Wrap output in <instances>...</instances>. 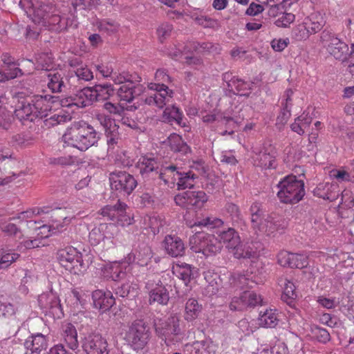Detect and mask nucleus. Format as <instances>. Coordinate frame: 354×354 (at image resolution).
I'll return each mask as SVG.
<instances>
[{
	"instance_id": "nucleus-23",
	"label": "nucleus",
	"mask_w": 354,
	"mask_h": 354,
	"mask_svg": "<svg viewBox=\"0 0 354 354\" xmlns=\"http://www.w3.org/2000/svg\"><path fill=\"white\" fill-rule=\"evenodd\" d=\"M278 263L283 267L302 269L308 266V257L305 254L281 251L277 255Z\"/></svg>"
},
{
	"instance_id": "nucleus-41",
	"label": "nucleus",
	"mask_w": 354,
	"mask_h": 354,
	"mask_svg": "<svg viewBox=\"0 0 354 354\" xmlns=\"http://www.w3.org/2000/svg\"><path fill=\"white\" fill-rule=\"evenodd\" d=\"M159 163L153 155L141 156L136 164L142 175L148 174L159 168Z\"/></svg>"
},
{
	"instance_id": "nucleus-29",
	"label": "nucleus",
	"mask_w": 354,
	"mask_h": 354,
	"mask_svg": "<svg viewBox=\"0 0 354 354\" xmlns=\"http://www.w3.org/2000/svg\"><path fill=\"white\" fill-rule=\"evenodd\" d=\"M223 80L227 83L228 88H235L241 95H248L252 88V83L232 76L230 72L225 73L223 75Z\"/></svg>"
},
{
	"instance_id": "nucleus-40",
	"label": "nucleus",
	"mask_w": 354,
	"mask_h": 354,
	"mask_svg": "<svg viewBox=\"0 0 354 354\" xmlns=\"http://www.w3.org/2000/svg\"><path fill=\"white\" fill-rule=\"evenodd\" d=\"M279 323L278 314L276 309L266 308L261 310L259 316V324L265 328H274Z\"/></svg>"
},
{
	"instance_id": "nucleus-18",
	"label": "nucleus",
	"mask_w": 354,
	"mask_h": 354,
	"mask_svg": "<svg viewBox=\"0 0 354 354\" xmlns=\"http://www.w3.org/2000/svg\"><path fill=\"white\" fill-rule=\"evenodd\" d=\"M109 180L112 189L124 195H129L137 186L134 177L124 171L111 173Z\"/></svg>"
},
{
	"instance_id": "nucleus-16",
	"label": "nucleus",
	"mask_w": 354,
	"mask_h": 354,
	"mask_svg": "<svg viewBox=\"0 0 354 354\" xmlns=\"http://www.w3.org/2000/svg\"><path fill=\"white\" fill-rule=\"evenodd\" d=\"M82 348L86 354H113L106 338L99 333L88 334L84 337Z\"/></svg>"
},
{
	"instance_id": "nucleus-56",
	"label": "nucleus",
	"mask_w": 354,
	"mask_h": 354,
	"mask_svg": "<svg viewBox=\"0 0 354 354\" xmlns=\"http://www.w3.org/2000/svg\"><path fill=\"white\" fill-rule=\"evenodd\" d=\"M95 119L100 124L105 133H109L110 132L115 133L116 130L119 129L115 121L104 113H97Z\"/></svg>"
},
{
	"instance_id": "nucleus-25",
	"label": "nucleus",
	"mask_w": 354,
	"mask_h": 354,
	"mask_svg": "<svg viewBox=\"0 0 354 354\" xmlns=\"http://www.w3.org/2000/svg\"><path fill=\"white\" fill-rule=\"evenodd\" d=\"M153 253L151 248L143 244L128 254L124 259V263L129 265L135 263L140 266H146L151 261Z\"/></svg>"
},
{
	"instance_id": "nucleus-46",
	"label": "nucleus",
	"mask_w": 354,
	"mask_h": 354,
	"mask_svg": "<svg viewBox=\"0 0 354 354\" xmlns=\"http://www.w3.org/2000/svg\"><path fill=\"white\" fill-rule=\"evenodd\" d=\"M168 142L171 149L175 152L186 154L190 151L189 147L183 140L182 137L176 133L171 134L168 137Z\"/></svg>"
},
{
	"instance_id": "nucleus-61",
	"label": "nucleus",
	"mask_w": 354,
	"mask_h": 354,
	"mask_svg": "<svg viewBox=\"0 0 354 354\" xmlns=\"http://www.w3.org/2000/svg\"><path fill=\"white\" fill-rule=\"evenodd\" d=\"M134 160V154L128 151H121L117 153L115 158L116 164L123 167H129L132 166Z\"/></svg>"
},
{
	"instance_id": "nucleus-45",
	"label": "nucleus",
	"mask_w": 354,
	"mask_h": 354,
	"mask_svg": "<svg viewBox=\"0 0 354 354\" xmlns=\"http://www.w3.org/2000/svg\"><path fill=\"white\" fill-rule=\"evenodd\" d=\"M312 122V118L308 113H303L301 115L298 116L295 122L291 124V130L297 134L301 136L305 133Z\"/></svg>"
},
{
	"instance_id": "nucleus-44",
	"label": "nucleus",
	"mask_w": 354,
	"mask_h": 354,
	"mask_svg": "<svg viewBox=\"0 0 354 354\" xmlns=\"http://www.w3.org/2000/svg\"><path fill=\"white\" fill-rule=\"evenodd\" d=\"M111 80L116 84H138L141 77L136 73H129L123 71L122 73L113 72Z\"/></svg>"
},
{
	"instance_id": "nucleus-33",
	"label": "nucleus",
	"mask_w": 354,
	"mask_h": 354,
	"mask_svg": "<svg viewBox=\"0 0 354 354\" xmlns=\"http://www.w3.org/2000/svg\"><path fill=\"white\" fill-rule=\"evenodd\" d=\"M62 336L64 342L67 346L76 351L79 348V342L77 339V331L75 326L71 323H66L62 326Z\"/></svg>"
},
{
	"instance_id": "nucleus-57",
	"label": "nucleus",
	"mask_w": 354,
	"mask_h": 354,
	"mask_svg": "<svg viewBox=\"0 0 354 354\" xmlns=\"http://www.w3.org/2000/svg\"><path fill=\"white\" fill-rule=\"evenodd\" d=\"M48 79V87L53 93H58L62 91L64 86V82L62 74L59 72H50L47 74Z\"/></svg>"
},
{
	"instance_id": "nucleus-13",
	"label": "nucleus",
	"mask_w": 354,
	"mask_h": 354,
	"mask_svg": "<svg viewBox=\"0 0 354 354\" xmlns=\"http://www.w3.org/2000/svg\"><path fill=\"white\" fill-rule=\"evenodd\" d=\"M117 232L118 228L115 224L100 223L89 232V241L93 245L102 242L104 248H111L114 245L113 239Z\"/></svg>"
},
{
	"instance_id": "nucleus-37",
	"label": "nucleus",
	"mask_w": 354,
	"mask_h": 354,
	"mask_svg": "<svg viewBox=\"0 0 354 354\" xmlns=\"http://www.w3.org/2000/svg\"><path fill=\"white\" fill-rule=\"evenodd\" d=\"M17 308L12 304L8 301H2L1 307L0 318L10 319V324L11 327L19 330L20 327V321L16 317V312Z\"/></svg>"
},
{
	"instance_id": "nucleus-32",
	"label": "nucleus",
	"mask_w": 354,
	"mask_h": 354,
	"mask_svg": "<svg viewBox=\"0 0 354 354\" xmlns=\"http://www.w3.org/2000/svg\"><path fill=\"white\" fill-rule=\"evenodd\" d=\"M218 236V240L221 245H225L229 250L234 247L240 242V236L237 232L232 227H228L226 230H218L216 232Z\"/></svg>"
},
{
	"instance_id": "nucleus-21",
	"label": "nucleus",
	"mask_w": 354,
	"mask_h": 354,
	"mask_svg": "<svg viewBox=\"0 0 354 354\" xmlns=\"http://www.w3.org/2000/svg\"><path fill=\"white\" fill-rule=\"evenodd\" d=\"M146 288L148 290L150 304L156 303L165 306L168 304L169 300V291L159 279L149 280L146 283Z\"/></svg>"
},
{
	"instance_id": "nucleus-8",
	"label": "nucleus",
	"mask_w": 354,
	"mask_h": 354,
	"mask_svg": "<svg viewBox=\"0 0 354 354\" xmlns=\"http://www.w3.org/2000/svg\"><path fill=\"white\" fill-rule=\"evenodd\" d=\"M190 249L196 253H202L208 257L216 254L222 249L218 238L205 232H197L189 239Z\"/></svg>"
},
{
	"instance_id": "nucleus-52",
	"label": "nucleus",
	"mask_w": 354,
	"mask_h": 354,
	"mask_svg": "<svg viewBox=\"0 0 354 354\" xmlns=\"http://www.w3.org/2000/svg\"><path fill=\"white\" fill-rule=\"evenodd\" d=\"M204 278L208 283V292L216 294L221 288V281L219 275L212 270H207L204 272Z\"/></svg>"
},
{
	"instance_id": "nucleus-60",
	"label": "nucleus",
	"mask_w": 354,
	"mask_h": 354,
	"mask_svg": "<svg viewBox=\"0 0 354 354\" xmlns=\"http://www.w3.org/2000/svg\"><path fill=\"white\" fill-rule=\"evenodd\" d=\"M120 24L112 19H106L97 23V28L100 32L108 35L114 34L118 32Z\"/></svg>"
},
{
	"instance_id": "nucleus-63",
	"label": "nucleus",
	"mask_w": 354,
	"mask_h": 354,
	"mask_svg": "<svg viewBox=\"0 0 354 354\" xmlns=\"http://www.w3.org/2000/svg\"><path fill=\"white\" fill-rule=\"evenodd\" d=\"M11 143L15 147L26 148L33 145L34 139L28 135L17 134L12 137Z\"/></svg>"
},
{
	"instance_id": "nucleus-39",
	"label": "nucleus",
	"mask_w": 354,
	"mask_h": 354,
	"mask_svg": "<svg viewBox=\"0 0 354 354\" xmlns=\"http://www.w3.org/2000/svg\"><path fill=\"white\" fill-rule=\"evenodd\" d=\"M142 91L141 86L138 84H127L122 85L118 90V95L120 100L131 102L136 95Z\"/></svg>"
},
{
	"instance_id": "nucleus-3",
	"label": "nucleus",
	"mask_w": 354,
	"mask_h": 354,
	"mask_svg": "<svg viewBox=\"0 0 354 354\" xmlns=\"http://www.w3.org/2000/svg\"><path fill=\"white\" fill-rule=\"evenodd\" d=\"M99 139L96 130L84 121L75 122L68 127L62 137L64 144L80 151H86L95 145Z\"/></svg>"
},
{
	"instance_id": "nucleus-27",
	"label": "nucleus",
	"mask_w": 354,
	"mask_h": 354,
	"mask_svg": "<svg viewBox=\"0 0 354 354\" xmlns=\"http://www.w3.org/2000/svg\"><path fill=\"white\" fill-rule=\"evenodd\" d=\"M313 192L315 196L329 201H335L339 195L338 185L330 183H319Z\"/></svg>"
},
{
	"instance_id": "nucleus-62",
	"label": "nucleus",
	"mask_w": 354,
	"mask_h": 354,
	"mask_svg": "<svg viewBox=\"0 0 354 354\" xmlns=\"http://www.w3.org/2000/svg\"><path fill=\"white\" fill-rule=\"evenodd\" d=\"M223 221L218 218L208 216L205 218L202 219L200 221L194 222V224L190 225L191 227L194 226L198 227H207L209 229L220 228L223 225Z\"/></svg>"
},
{
	"instance_id": "nucleus-12",
	"label": "nucleus",
	"mask_w": 354,
	"mask_h": 354,
	"mask_svg": "<svg viewBox=\"0 0 354 354\" xmlns=\"http://www.w3.org/2000/svg\"><path fill=\"white\" fill-rule=\"evenodd\" d=\"M81 212H76L73 207H57L46 214L44 218L52 225L57 232H62L68 226L76 216Z\"/></svg>"
},
{
	"instance_id": "nucleus-7",
	"label": "nucleus",
	"mask_w": 354,
	"mask_h": 354,
	"mask_svg": "<svg viewBox=\"0 0 354 354\" xmlns=\"http://www.w3.org/2000/svg\"><path fill=\"white\" fill-rule=\"evenodd\" d=\"M180 322L181 320L176 314L171 315L166 319H158L154 323L156 335L167 346L178 342L184 335L180 328Z\"/></svg>"
},
{
	"instance_id": "nucleus-31",
	"label": "nucleus",
	"mask_w": 354,
	"mask_h": 354,
	"mask_svg": "<svg viewBox=\"0 0 354 354\" xmlns=\"http://www.w3.org/2000/svg\"><path fill=\"white\" fill-rule=\"evenodd\" d=\"M122 263L115 262L104 266L101 268V276L106 279L118 281L123 279L126 272Z\"/></svg>"
},
{
	"instance_id": "nucleus-15",
	"label": "nucleus",
	"mask_w": 354,
	"mask_h": 354,
	"mask_svg": "<svg viewBox=\"0 0 354 354\" xmlns=\"http://www.w3.org/2000/svg\"><path fill=\"white\" fill-rule=\"evenodd\" d=\"M127 205L118 201L115 205H106L101 209V214L122 227L133 223V216L127 212Z\"/></svg>"
},
{
	"instance_id": "nucleus-55",
	"label": "nucleus",
	"mask_w": 354,
	"mask_h": 354,
	"mask_svg": "<svg viewBox=\"0 0 354 354\" xmlns=\"http://www.w3.org/2000/svg\"><path fill=\"white\" fill-rule=\"evenodd\" d=\"M293 94V91L290 89L287 90L286 92V102L285 104L284 107L283 108L282 111L279 113V115L277 118V124H281L284 125L287 123L289 118H290L291 113L290 107L292 105V99L291 96Z\"/></svg>"
},
{
	"instance_id": "nucleus-10",
	"label": "nucleus",
	"mask_w": 354,
	"mask_h": 354,
	"mask_svg": "<svg viewBox=\"0 0 354 354\" xmlns=\"http://www.w3.org/2000/svg\"><path fill=\"white\" fill-rule=\"evenodd\" d=\"M263 268L259 261H252L245 274L234 273L231 283L239 288H252L263 281Z\"/></svg>"
},
{
	"instance_id": "nucleus-51",
	"label": "nucleus",
	"mask_w": 354,
	"mask_h": 354,
	"mask_svg": "<svg viewBox=\"0 0 354 354\" xmlns=\"http://www.w3.org/2000/svg\"><path fill=\"white\" fill-rule=\"evenodd\" d=\"M229 252L232 253L234 257L236 259H251L254 257L256 254L255 252L250 245L241 243V241L238 243L234 248H230Z\"/></svg>"
},
{
	"instance_id": "nucleus-20",
	"label": "nucleus",
	"mask_w": 354,
	"mask_h": 354,
	"mask_svg": "<svg viewBox=\"0 0 354 354\" xmlns=\"http://www.w3.org/2000/svg\"><path fill=\"white\" fill-rule=\"evenodd\" d=\"M277 156V151L275 147L270 143H264L253 158L254 165L265 169H275Z\"/></svg>"
},
{
	"instance_id": "nucleus-11",
	"label": "nucleus",
	"mask_w": 354,
	"mask_h": 354,
	"mask_svg": "<svg viewBox=\"0 0 354 354\" xmlns=\"http://www.w3.org/2000/svg\"><path fill=\"white\" fill-rule=\"evenodd\" d=\"M57 259L62 266L75 274H80L86 270L82 254L73 246L59 250Z\"/></svg>"
},
{
	"instance_id": "nucleus-30",
	"label": "nucleus",
	"mask_w": 354,
	"mask_h": 354,
	"mask_svg": "<svg viewBox=\"0 0 354 354\" xmlns=\"http://www.w3.org/2000/svg\"><path fill=\"white\" fill-rule=\"evenodd\" d=\"M24 345L27 351H30V354H40L47 348L48 341L46 336L37 333L28 337Z\"/></svg>"
},
{
	"instance_id": "nucleus-58",
	"label": "nucleus",
	"mask_w": 354,
	"mask_h": 354,
	"mask_svg": "<svg viewBox=\"0 0 354 354\" xmlns=\"http://www.w3.org/2000/svg\"><path fill=\"white\" fill-rule=\"evenodd\" d=\"M20 255L10 250L2 249L0 250V269L8 268L12 263L15 262Z\"/></svg>"
},
{
	"instance_id": "nucleus-50",
	"label": "nucleus",
	"mask_w": 354,
	"mask_h": 354,
	"mask_svg": "<svg viewBox=\"0 0 354 354\" xmlns=\"http://www.w3.org/2000/svg\"><path fill=\"white\" fill-rule=\"evenodd\" d=\"M113 86L111 84H98L93 88L95 100H106L114 94Z\"/></svg>"
},
{
	"instance_id": "nucleus-22",
	"label": "nucleus",
	"mask_w": 354,
	"mask_h": 354,
	"mask_svg": "<svg viewBox=\"0 0 354 354\" xmlns=\"http://www.w3.org/2000/svg\"><path fill=\"white\" fill-rule=\"evenodd\" d=\"M38 302L41 308L54 318L60 319L64 316L60 300L53 292L41 294L39 296Z\"/></svg>"
},
{
	"instance_id": "nucleus-2",
	"label": "nucleus",
	"mask_w": 354,
	"mask_h": 354,
	"mask_svg": "<svg viewBox=\"0 0 354 354\" xmlns=\"http://www.w3.org/2000/svg\"><path fill=\"white\" fill-rule=\"evenodd\" d=\"M60 104L57 97L50 95H35L22 101L15 113L21 121H34L48 116V113Z\"/></svg>"
},
{
	"instance_id": "nucleus-47",
	"label": "nucleus",
	"mask_w": 354,
	"mask_h": 354,
	"mask_svg": "<svg viewBox=\"0 0 354 354\" xmlns=\"http://www.w3.org/2000/svg\"><path fill=\"white\" fill-rule=\"evenodd\" d=\"M70 66L74 68L73 72L78 80L89 81L93 78V72L86 66L80 64L77 59L71 60Z\"/></svg>"
},
{
	"instance_id": "nucleus-6",
	"label": "nucleus",
	"mask_w": 354,
	"mask_h": 354,
	"mask_svg": "<svg viewBox=\"0 0 354 354\" xmlns=\"http://www.w3.org/2000/svg\"><path fill=\"white\" fill-rule=\"evenodd\" d=\"M250 211L252 227L258 236H270L280 230V221L272 215L266 214L259 203H252Z\"/></svg>"
},
{
	"instance_id": "nucleus-26",
	"label": "nucleus",
	"mask_w": 354,
	"mask_h": 354,
	"mask_svg": "<svg viewBox=\"0 0 354 354\" xmlns=\"http://www.w3.org/2000/svg\"><path fill=\"white\" fill-rule=\"evenodd\" d=\"M165 252L171 257H180L185 253V246L183 240L176 235H167L162 241Z\"/></svg>"
},
{
	"instance_id": "nucleus-54",
	"label": "nucleus",
	"mask_w": 354,
	"mask_h": 354,
	"mask_svg": "<svg viewBox=\"0 0 354 354\" xmlns=\"http://www.w3.org/2000/svg\"><path fill=\"white\" fill-rule=\"evenodd\" d=\"M35 68L37 70L50 71L53 67V58L48 53H41L37 55L35 58Z\"/></svg>"
},
{
	"instance_id": "nucleus-36",
	"label": "nucleus",
	"mask_w": 354,
	"mask_h": 354,
	"mask_svg": "<svg viewBox=\"0 0 354 354\" xmlns=\"http://www.w3.org/2000/svg\"><path fill=\"white\" fill-rule=\"evenodd\" d=\"M202 310V305L196 299L189 298L185 304L184 319L187 322H193L198 318Z\"/></svg>"
},
{
	"instance_id": "nucleus-49",
	"label": "nucleus",
	"mask_w": 354,
	"mask_h": 354,
	"mask_svg": "<svg viewBox=\"0 0 354 354\" xmlns=\"http://www.w3.org/2000/svg\"><path fill=\"white\" fill-rule=\"evenodd\" d=\"M172 272L178 278L182 279L185 284H187L192 274V266L185 263H177L173 266Z\"/></svg>"
},
{
	"instance_id": "nucleus-5",
	"label": "nucleus",
	"mask_w": 354,
	"mask_h": 354,
	"mask_svg": "<svg viewBox=\"0 0 354 354\" xmlns=\"http://www.w3.org/2000/svg\"><path fill=\"white\" fill-rule=\"evenodd\" d=\"M277 196L283 204H297L305 196L304 181L294 175L287 176L281 179L277 184Z\"/></svg>"
},
{
	"instance_id": "nucleus-1",
	"label": "nucleus",
	"mask_w": 354,
	"mask_h": 354,
	"mask_svg": "<svg viewBox=\"0 0 354 354\" xmlns=\"http://www.w3.org/2000/svg\"><path fill=\"white\" fill-rule=\"evenodd\" d=\"M41 212L40 209L35 208L18 214L17 219L21 221V224L25 221L27 227V232H25L26 239L22 240L18 244L19 251L23 252L44 245L41 240L57 232L48 221L47 224H44L43 221L35 218Z\"/></svg>"
},
{
	"instance_id": "nucleus-14",
	"label": "nucleus",
	"mask_w": 354,
	"mask_h": 354,
	"mask_svg": "<svg viewBox=\"0 0 354 354\" xmlns=\"http://www.w3.org/2000/svg\"><path fill=\"white\" fill-rule=\"evenodd\" d=\"M321 41L326 51L336 59L344 61L348 52V45L329 31L322 33Z\"/></svg>"
},
{
	"instance_id": "nucleus-43",
	"label": "nucleus",
	"mask_w": 354,
	"mask_h": 354,
	"mask_svg": "<svg viewBox=\"0 0 354 354\" xmlns=\"http://www.w3.org/2000/svg\"><path fill=\"white\" fill-rule=\"evenodd\" d=\"M179 177V171L176 166L170 165L161 168L159 173V178L163 180L165 185L172 187Z\"/></svg>"
},
{
	"instance_id": "nucleus-64",
	"label": "nucleus",
	"mask_w": 354,
	"mask_h": 354,
	"mask_svg": "<svg viewBox=\"0 0 354 354\" xmlns=\"http://www.w3.org/2000/svg\"><path fill=\"white\" fill-rule=\"evenodd\" d=\"M287 8L283 10L274 21V24L279 28H287L295 20V15L291 12L286 11Z\"/></svg>"
},
{
	"instance_id": "nucleus-4",
	"label": "nucleus",
	"mask_w": 354,
	"mask_h": 354,
	"mask_svg": "<svg viewBox=\"0 0 354 354\" xmlns=\"http://www.w3.org/2000/svg\"><path fill=\"white\" fill-rule=\"evenodd\" d=\"M155 80L156 83L148 84V88L154 91V93L146 97L145 103L162 109L173 98V91L169 89L168 86L165 85L166 83L171 82V78L165 69H158L155 73Z\"/></svg>"
},
{
	"instance_id": "nucleus-17",
	"label": "nucleus",
	"mask_w": 354,
	"mask_h": 354,
	"mask_svg": "<svg viewBox=\"0 0 354 354\" xmlns=\"http://www.w3.org/2000/svg\"><path fill=\"white\" fill-rule=\"evenodd\" d=\"M208 197L203 191H187L174 197L177 205L186 209H201L207 201Z\"/></svg>"
},
{
	"instance_id": "nucleus-34",
	"label": "nucleus",
	"mask_w": 354,
	"mask_h": 354,
	"mask_svg": "<svg viewBox=\"0 0 354 354\" xmlns=\"http://www.w3.org/2000/svg\"><path fill=\"white\" fill-rule=\"evenodd\" d=\"M41 26L49 30L59 32L67 28V19L61 17L56 9V12L51 13L47 20L44 21Z\"/></svg>"
},
{
	"instance_id": "nucleus-48",
	"label": "nucleus",
	"mask_w": 354,
	"mask_h": 354,
	"mask_svg": "<svg viewBox=\"0 0 354 354\" xmlns=\"http://www.w3.org/2000/svg\"><path fill=\"white\" fill-rule=\"evenodd\" d=\"M194 354H216L217 345L211 339L197 341L194 344Z\"/></svg>"
},
{
	"instance_id": "nucleus-35",
	"label": "nucleus",
	"mask_w": 354,
	"mask_h": 354,
	"mask_svg": "<svg viewBox=\"0 0 354 354\" xmlns=\"http://www.w3.org/2000/svg\"><path fill=\"white\" fill-rule=\"evenodd\" d=\"M11 220L18 221L17 223L19 224V227L17 226V223L11 222L5 223L1 225L2 232L8 236H14L15 239L20 241V242L23 238H24L23 240L26 239V234H25V232H27V230L22 229L21 226L26 224V222L24 221L21 224V221L17 219V217L12 218Z\"/></svg>"
},
{
	"instance_id": "nucleus-38",
	"label": "nucleus",
	"mask_w": 354,
	"mask_h": 354,
	"mask_svg": "<svg viewBox=\"0 0 354 354\" xmlns=\"http://www.w3.org/2000/svg\"><path fill=\"white\" fill-rule=\"evenodd\" d=\"M279 284L282 288L281 299L288 305H292L297 297L295 283L288 279H281Z\"/></svg>"
},
{
	"instance_id": "nucleus-53",
	"label": "nucleus",
	"mask_w": 354,
	"mask_h": 354,
	"mask_svg": "<svg viewBox=\"0 0 354 354\" xmlns=\"http://www.w3.org/2000/svg\"><path fill=\"white\" fill-rule=\"evenodd\" d=\"M183 116V114L180 110L174 105L167 106L162 114V118L165 121L171 123L175 122L178 124H181Z\"/></svg>"
},
{
	"instance_id": "nucleus-28",
	"label": "nucleus",
	"mask_w": 354,
	"mask_h": 354,
	"mask_svg": "<svg viewBox=\"0 0 354 354\" xmlns=\"http://www.w3.org/2000/svg\"><path fill=\"white\" fill-rule=\"evenodd\" d=\"M93 304L96 308L106 311L115 304V298L111 291L95 290L92 293Z\"/></svg>"
},
{
	"instance_id": "nucleus-42",
	"label": "nucleus",
	"mask_w": 354,
	"mask_h": 354,
	"mask_svg": "<svg viewBox=\"0 0 354 354\" xmlns=\"http://www.w3.org/2000/svg\"><path fill=\"white\" fill-rule=\"evenodd\" d=\"M304 26L309 29L310 33L315 34L324 26L323 16L319 12L311 13L304 20Z\"/></svg>"
},
{
	"instance_id": "nucleus-24",
	"label": "nucleus",
	"mask_w": 354,
	"mask_h": 354,
	"mask_svg": "<svg viewBox=\"0 0 354 354\" xmlns=\"http://www.w3.org/2000/svg\"><path fill=\"white\" fill-rule=\"evenodd\" d=\"M94 92L93 88L86 87L77 93L73 98L62 100L60 105L62 106H75L79 108L86 107L91 105L95 100Z\"/></svg>"
},
{
	"instance_id": "nucleus-59",
	"label": "nucleus",
	"mask_w": 354,
	"mask_h": 354,
	"mask_svg": "<svg viewBox=\"0 0 354 354\" xmlns=\"http://www.w3.org/2000/svg\"><path fill=\"white\" fill-rule=\"evenodd\" d=\"M177 187L178 189L192 188L195 183V175L192 172L182 174L179 172V177H177Z\"/></svg>"
},
{
	"instance_id": "nucleus-9",
	"label": "nucleus",
	"mask_w": 354,
	"mask_h": 354,
	"mask_svg": "<svg viewBox=\"0 0 354 354\" xmlns=\"http://www.w3.org/2000/svg\"><path fill=\"white\" fill-rule=\"evenodd\" d=\"M149 328L142 319L133 321L125 333L124 339L134 350L143 349L150 339Z\"/></svg>"
},
{
	"instance_id": "nucleus-19",
	"label": "nucleus",
	"mask_w": 354,
	"mask_h": 354,
	"mask_svg": "<svg viewBox=\"0 0 354 354\" xmlns=\"http://www.w3.org/2000/svg\"><path fill=\"white\" fill-rule=\"evenodd\" d=\"M28 3L31 6L26 12L32 16L35 24L40 26L47 20L51 13L56 12L55 6L47 0H38L35 3Z\"/></svg>"
}]
</instances>
